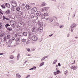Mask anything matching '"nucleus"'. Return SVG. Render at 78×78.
I'll return each instance as SVG.
<instances>
[{
	"label": "nucleus",
	"instance_id": "obj_56",
	"mask_svg": "<svg viewBox=\"0 0 78 78\" xmlns=\"http://www.w3.org/2000/svg\"><path fill=\"white\" fill-rule=\"evenodd\" d=\"M58 66H59V67H60V66H61V64H60V63H58Z\"/></svg>",
	"mask_w": 78,
	"mask_h": 78
},
{
	"label": "nucleus",
	"instance_id": "obj_50",
	"mask_svg": "<svg viewBox=\"0 0 78 78\" xmlns=\"http://www.w3.org/2000/svg\"><path fill=\"white\" fill-rule=\"evenodd\" d=\"M30 55H31V54H26V56H30Z\"/></svg>",
	"mask_w": 78,
	"mask_h": 78
},
{
	"label": "nucleus",
	"instance_id": "obj_19",
	"mask_svg": "<svg viewBox=\"0 0 78 78\" xmlns=\"http://www.w3.org/2000/svg\"><path fill=\"white\" fill-rule=\"evenodd\" d=\"M71 69H73V70H76V67L75 66H73L71 67Z\"/></svg>",
	"mask_w": 78,
	"mask_h": 78
},
{
	"label": "nucleus",
	"instance_id": "obj_45",
	"mask_svg": "<svg viewBox=\"0 0 78 78\" xmlns=\"http://www.w3.org/2000/svg\"><path fill=\"white\" fill-rule=\"evenodd\" d=\"M12 39H10L9 40V42H10V43H11V42H12Z\"/></svg>",
	"mask_w": 78,
	"mask_h": 78
},
{
	"label": "nucleus",
	"instance_id": "obj_52",
	"mask_svg": "<svg viewBox=\"0 0 78 78\" xmlns=\"http://www.w3.org/2000/svg\"><path fill=\"white\" fill-rule=\"evenodd\" d=\"M3 20H5V19H6V18L4 16H3Z\"/></svg>",
	"mask_w": 78,
	"mask_h": 78
},
{
	"label": "nucleus",
	"instance_id": "obj_51",
	"mask_svg": "<svg viewBox=\"0 0 78 78\" xmlns=\"http://www.w3.org/2000/svg\"><path fill=\"white\" fill-rule=\"evenodd\" d=\"M2 15H1V14H0V19H2Z\"/></svg>",
	"mask_w": 78,
	"mask_h": 78
},
{
	"label": "nucleus",
	"instance_id": "obj_20",
	"mask_svg": "<svg viewBox=\"0 0 78 78\" xmlns=\"http://www.w3.org/2000/svg\"><path fill=\"white\" fill-rule=\"evenodd\" d=\"M23 34L24 36H27V32H23Z\"/></svg>",
	"mask_w": 78,
	"mask_h": 78
},
{
	"label": "nucleus",
	"instance_id": "obj_29",
	"mask_svg": "<svg viewBox=\"0 0 78 78\" xmlns=\"http://www.w3.org/2000/svg\"><path fill=\"white\" fill-rule=\"evenodd\" d=\"M56 62H57V60H54V62H53V64H55L56 63Z\"/></svg>",
	"mask_w": 78,
	"mask_h": 78
},
{
	"label": "nucleus",
	"instance_id": "obj_24",
	"mask_svg": "<svg viewBox=\"0 0 78 78\" xmlns=\"http://www.w3.org/2000/svg\"><path fill=\"white\" fill-rule=\"evenodd\" d=\"M35 29H36V27H34L33 28H32V32H35Z\"/></svg>",
	"mask_w": 78,
	"mask_h": 78
},
{
	"label": "nucleus",
	"instance_id": "obj_54",
	"mask_svg": "<svg viewBox=\"0 0 78 78\" xmlns=\"http://www.w3.org/2000/svg\"><path fill=\"white\" fill-rule=\"evenodd\" d=\"M22 5L23 6H25V4L23 3L22 4Z\"/></svg>",
	"mask_w": 78,
	"mask_h": 78
},
{
	"label": "nucleus",
	"instance_id": "obj_63",
	"mask_svg": "<svg viewBox=\"0 0 78 78\" xmlns=\"http://www.w3.org/2000/svg\"><path fill=\"white\" fill-rule=\"evenodd\" d=\"M44 60V59H43V58H42L41 59V61H43Z\"/></svg>",
	"mask_w": 78,
	"mask_h": 78
},
{
	"label": "nucleus",
	"instance_id": "obj_1",
	"mask_svg": "<svg viewBox=\"0 0 78 78\" xmlns=\"http://www.w3.org/2000/svg\"><path fill=\"white\" fill-rule=\"evenodd\" d=\"M11 4L14 7H16L17 6V2L15 1H12L11 2Z\"/></svg>",
	"mask_w": 78,
	"mask_h": 78
},
{
	"label": "nucleus",
	"instance_id": "obj_12",
	"mask_svg": "<svg viewBox=\"0 0 78 78\" xmlns=\"http://www.w3.org/2000/svg\"><path fill=\"white\" fill-rule=\"evenodd\" d=\"M41 19H45V16L44 15V14H42L41 15Z\"/></svg>",
	"mask_w": 78,
	"mask_h": 78
},
{
	"label": "nucleus",
	"instance_id": "obj_61",
	"mask_svg": "<svg viewBox=\"0 0 78 78\" xmlns=\"http://www.w3.org/2000/svg\"><path fill=\"white\" fill-rule=\"evenodd\" d=\"M44 60V59H45V58L44 57H43V58H42Z\"/></svg>",
	"mask_w": 78,
	"mask_h": 78
},
{
	"label": "nucleus",
	"instance_id": "obj_22",
	"mask_svg": "<svg viewBox=\"0 0 78 78\" xmlns=\"http://www.w3.org/2000/svg\"><path fill=\"white\" fill-rule=\"evenodd\" d=\"M23 24V22H20L19 25L20 26H21V25H22Z\"/></svg>",
	"mask_w": 78,
	"mask_h": 78
},
{
	"label": "nucleus",
	"instance_id": "obj_11",
	"mask_svg": "<svg viewBox=\"0 0 78 78\" xmlns=\"http://www.w3.org/2000/svg\"><path fill=\"white\" fill-rule=\"evenodd\" d=\"M5 6H6L7 7V8H10V5L9 4H7V3H5Z\"/></svg>",
	"mask_w": 78,
	"mask_h": 78
},
{
	"label": "nucleus",
	"instance_id": "obj_30",
	"mask_svg": "<svg viewBox=\"0 0 78 78\" xmlns=\"http://www.w3.org/2000/svg\"><path fill=\"white\" fill-rule=\"evenodd\" d=\"M57 74H59V73H61V72L59 70H57L56 71Z\"/></svg>",
	"mask_w": 78,
	"mask_h": 78
},
{
	"label": "nucleus",
	"instance_id": "obj_38",
	"mask_svg": "<svg viewBox=\"0 0 78 78\" xmlns=\"http://www.w3.org/2000/svg\"><path fill=\"white\" fill-rule=\"evenodd\" d=\"M7 30H8V31H11V28H9V27H8L7 28Z\"/></svg>",
	"mask_w": 78,
	"mask_h": 78
},
{
	"label": "nucleus",
	"instance_id": "obj_44",
	"mask_svg": "<svg viewBox=\"0 0 78 78\" xmlns=\"http://www.w3.org/2000/svg\"><path fill=\"white\" fill-rule=\"evenodd\" d=\"M11 39L12 40V41H14L15 40V38L14 37H13Z\"/></svg>",
	"mask_w": 78,
	"mask_h": 78
},
{
	"label": "nucleus",
	"instance_id": "obj_35",
	"mask_svg": "<svg viewBox=\"0 0 78 78\" xmlns=\"http://www.w3.org/2000/svg\"><path fill=\"white\" fill-rule=\"evenodd\" d=\"M44 62H42V63L40 65V67H41V66H43V65H44Z\"/></svg>",
	"mask_w": 78,
	"mask_h": 78
},
{
	"label": "nucleus",
	"instance_id": "obj_48",
	"mask_svg": "<svg viewBox=\"0 0 78 78\" xmlns=\"http://www.w3.org/2000/svg\"><path fill=\"white\" fill-rule=\"evenodd\" d=\"M54 74L55 75H57V73H56V72H54Z\"/></svg>",
	"mask_w": 78,
	"mask_h": 78
},
{
	"label": "nucleus",
	"instance_id": "obj_58",
	"mask_svg": "<svg viewBox=\"0 0 78 78\" xmlns=\"http://www.w3.org/2000/svg\"><path fill=\"white\" fill-rule=\"evenodd\" d=\"M44 58L45 59V58H47L48 57V56H44Z\"/></svg>",
	"mask_w": 78,
	"mask_h": 78
},
{
	"label": "nucleus",
	"instance_id": "obj_16",
	"mask_svg": "<svg viewBox=\"0 0 78 78\" xmlns=\"http://www.w3.org/2000/svg\"><path fill=\"white\" fill-rule=\"evenodd\" d=\"M17 14L19 16H21L22 14V13L21 11H19L18 12Z\"/></svg>",
	"mask_w": 78,
	"mask_h": 78
},
{
	"label": "nucleus",
	"instance_id": "obj_5",
	"mask_svg": "<svg viewBox=\"0 0 78 78\" xmlns=\"http://www.w3.org/2000/svg\"><path fill=\"white\" fill-rule=\"evenodd\" d=\"M32 39L34 41H37V37L35 36H34L32 37Z\"/></svg>",
	"mask_w": 78,
	"mask_h": 78
},
{
	"label": "nucleus",
	"instance_id": "obj_46",
	"mask_svg": "<svg viewBox=\"0 0 78 78\" xmlns=\"http://www.w3.org/2000/svg\"><path fill=\"white\" fill-rule=\"evenodd\" d=\"M6 37H5L4 38V42H5L6 41Z\"/></svg>",
	"mask_w": 78,
	"mask_h": 78
},
{
	"label": "nucleus",
	"instance_id": "obj_9",
	"mask_svg": "<svg viewBox=\"0 0 78 78\" xmlns=\"http://www.w3.org/2000/svg\"><path fill=\"white\" fill-rule=\"evenodd\" d=\"M23 36V33H19V37L20 38H22Z\"/></svg>",
	"mask_w": 78,
	"mask_h": 78
},
{
	"label": "nucleus",
	"instance_id": "obj_47",
	"mask_svg": "<svg viewBox=\"0 0 78 78\" xmlns=\"http://www.w3.org/2000/svg\"><path fill=\"white\" fill-rule=\"evenodd\" d=\"M46 20L47 21H48V20H50V18H46Z\"/></svg>",
	"mask_w": 78,
	"mask_h": 78
},
{
	"label": "nucleus",
	"instance_id": "obj_6",
	"mask_svg": "<svg viewBox=\"0 0 78 78\" xmlns=\"http://www.w3.org/2000/svg\"><path fill=\"white\" fill-rule=\"evenodd\" d=\"M37 9L36 7H34L32 8L31 9V12H35L36 11H37Z\"/></svg>",
	"mask_w": 78,
	"mask_h": 78
},
{
	"label": "nucleus",
	"instance_id": "obj_25",
	"mask_svg": "<svg viewBox=\"0 0 78 78\" xmlns=\"http://www.w3.org/2000/svg\"><path fill=\"white\" fill-rule=\"evenodd\" d=\"M16 10L17 11H20V7H16Z\"/></svg>",
	"mask_w": 78,
	"mask_h": 78
},
{
	"label": "nucleus",
	"instance_id": "obj_21",
	"mask_svg": "<svg viewBox=\"0 0 78 78\" xmlns=\"http://www.w3.org/2000/svg\"><path fill=\"white\" fill-rule=\"evenodd\" d=\"M10 37H11V36L10 35H8L7 36V39H10Z\"/></svg>",
	"mask_w": 78,
	"mask_h": 78
},
{
	"label": "nucleus",
	"instance_id": "obj_13",
	"mask_svg": "<svg viewBox=\"0 0 78 78\" xmlns=\"http://www.w3.org/2000/svg\"><path fill=\"white\" fill-rule=\"evenodd\" d=\"M31 17L32 18H34V17H35V13H33L31 14Z\"/></svg>",
	"mask_w": 78,
	"mask_h": 78
},
{
	"label": "nucleus",
	"instance_id": "obj_41",
	"mask_svg": "<svg viewBox=\"0 0 78 78\" xmlns=\"http://www.w3.org/2000/svg\"><path fill=\"white\" fill-rule=\"evenodd\" d=\"M20 56V54H19L18 56H17V60H18L19 59V57Z\"/></svg>",
	"mask_w": 78,
	"mask_h": 78
},
{
	"label": "nucleus",
	"instance_id": "obj_2",
	"mask_svg": "<svg viewBox=\"0 0 78 78\" xmlns=\"http://www.w3.org/2000/svg\"><path fill=\"white\" fill-rule=\"evenodd\" d=\"M76 27V24L75 23L72 24L71 26V27L69 29V30L71 31H73L72 28H75Z\"/></svg>",
	"mask_w": 78,
	"mask_h": 78
},
{
	"label": "nucleus",
	"instance_id": "obj_59",
	"mask_svg": "<svg viewBox=\"0 0 78 78\" xmlns=\"http://www.w3.org/2000/svg\"><path fill=\"white\" fill-rule=\"evenodd\" d=\"M3 53H0V55H3Z\"/></svg>",
	"mask_w": 78,
	"mask_h": 78
},
{
	"label": "nucleus",
	"instance_id": "obj_18",
	"mask_svg": "<svg viewBox=\"0 0 78 78\" xmlns=\"http://www.w3.org/2000/svg\"><path fill=\"white\" fill-rule=\"evenodd\" d=\"M5 12L6 14H8L10 13V12H11V11H9V10H8L7 11Z\"/></svg>",
	"mask_w": 78,
	"mask_h": 78
},
{
	"label": "nucleus",
	"instance_id": "obj_26",
	"mask_svg": "<svg viewBox=\"0 0 78 78\" xmlns=\"http://www.w3.org/2000/svg\"><path fill=\"white\" fill-rule=\"evenodd\" d=\"M14 57L13 55H11L10 56L9 58L10 59H13L14 58Z\"/></svg>",
	"mask_w": 78,
	"mask_h": 78
},
{
	"label": "nucleus",
	"instance_id": "obj_15",
	"mask_svg": "<svg viewBox=\"0 0 78 78\" xmlns=\"http://www.w3.org/2000/svg\"><path fill=\"white\" fill-rule=\"evenodd\" d=\"M46 5H47V4L44 2H43L41 4V6H46Z\"/></svg>",
	"mask_w": 78,
	"mask_h": 78
},
{
	"label": "nucleus",
	"instance_id": "obj_49",
	"mask_svg": "<svg viewBox=\"0 0 78 78\" xmlns=\"http://www.w3.org/2000/svg\"><path fill=\"white\" fill-rule=\"evenodd\" d=\"M2 41V39L1 38H0V44H1Z\"/></svg>",
	"mask_w": 78,
	"mask_h": 78
},
{
	"label": "nucleus",
	"instance_id": "obj_27",
	"mask_svg": "<svg viewBox=\"0 0 78 78\" xmlns=\"http://www.w3.org/2000/svg\"><path fill=\"white\" fill-rule=\"evenodd\" d=\"M5 12L2 11V10H0V13L2 15H3V13H4Z\"/></svg>",
	"mask_w": 78,
	"mask_h": 78
},
{
	"label": "nucleus",
	"instance_id": "obj_57",
	"mask_svg": "<svg viewBox=\"0 0 78 78\" xmlns=\"http://www.w3.org/2000/svg\"><path fill=\"white\" fill-rule=\"evenodd\" d=\"M5 19H6V20H9V18H6Z\"/></svg>",
	"mask_w": 78,
	"mask_h": 78
},
{
	"label": "nucleus",
	"instance_id": "obj_62",
	"mask_svg": "<svg viewBox=\"0 0 78 78\" xmlns=\"http://www.w3.org/2000/svg\"><path fill=\"white\" fill-rule=\"evenodd\" d=\"M76 39H77L78 38V37H75Z\"/></svg>",
	"mask_w": 78,
	"mask_h": 78
},
{
	"label": "nucleus",
	"instance_id": "obj_4",
	"mask_svg": "<svg viewBox=\"0 0 78 78\" xmlns=\"http://www.w3.org/2000/svg\"><path fill=\"white\" fill-rule=\"evenodd\" d=\"M15 41L16 42V45H18L19 44V42H20V39L19 38H16L15 39Z\"/></svg>",
	"mask_w": 78,
	"mask_h": 78
},
{
	"label": "nucleus",
	"instance_id": "obj_40",
	"mask_svg": "<svg viewBox=\"0 0 78 78\" xmlns=\"http://www.w3.org/2000/svg\"><path fill=\"white\" fill-rule=\"evenodd\" d=\"M27 50L28 51V52H30V49L29 48H27Z\"/></svg>",
	"mask_w": 78,
	"mask_h": 78
},
{
	"label": "nucleus",
	"instance_id": "obj_28",
	"mask_svg": "<svg viewBox=\"0 0 78 78\" xmlns=\"http://www.w3.org/2000/svg\"><path fill=\"white\" fill-rule=\"evenodd\" d=\"M19 36V33L18 34H15V37H17Z\"/></svg>",
	"mask_w": 78,
	"mask_h": 78
},
{
	"label": "nucleus",
	"instance_id": "obj_7",
	"mask_svg": "<svg viewBox=\"0 0 78 78\" xmlns=\"http://www.w3.org/2000/svg\"><path fill=\"white\" fill-rule=\"evenodd\" d=\"M37 24L40 26H42L43 25V23L42 22H41L40 21H39L37 23Z\"/></svg>",
	"mask_w": 78,
	"mask_h": 78
},
{
	"label": "nucleus",
	"instance_id": "obj_17",
	"mask_svg": "<svg viewBox=\"0 0 78 78\" xmlns=\"http://www.w3.org/2000/svg\"><path fill=\"white\" fill-rule=\"evenodd\" d=\"M26 8L28 10L29 9H30V6H29V5H26Z\"/></svg>",
	"mask_w": 78,
	"mask_h": 78
},
{
	"label": "nucleus",
	"instance_id": "obj_8",
	"mask_svg": "<svg viewBox=\"0 0 78 78\" xmlns=\"http://www.w3.org/2000/svg\"><path fill=\"white\" fill-rule=\"evenodd\" d=\"M37 16H40L41 15V12L40 11H38L37 12Z\"/></svg>",
	"mask_w": 78,
	"mask_h": 78
},
{
	"label": "nucleus",
	"instance_id": "obj_32",
	"mask_svg": "<svg viewBox=\"0 0 78 78\" xmlns=\"http://www.w3.org/2000/svg\"><path fill=\"white\" fill-rule=\"evenodd\" d=\"M5 26L6 28H7L8 27H9V26H10V25L8 24H6V25H5Z\"/></svg>",
	"mask_w": 78,
	"mask_h": 78
},
{
	"label": "nucleus",
	"instance_id": "obj_55",
	"mask_svg": "<svg viewBox=\"0 0 78 78\" xmlns=\"http://www.w3.org/2000/svg\"><path fill=\"white\" fill-rule=\"evenodd\" d=\"M62 27H63V26H60V28H62Z\"/></svg>",
	"mask_w": 78,
	"mask_h": 78
},
{
	"label": "nucleus",
	"instance_id": "obj_31",
	"mask_svg": "<svg viewBox=\"0 0 78 78\" xmlns=\"http://www.w3.org/2000/svg\"><path fill=\"white\" fill-rule=\"evenodd\" d=\"M1 6L2 8H3L4 9H5V5H4V4L2 5Z\"/></svg>",
	"mask_w": 78,
	"mask_h": 78
},
{
	"label": "nucleus",
	"instance_id": "obj_3",
	"mask_svg": "<svg viewBox=\"0 0 78 78\" xmlns=\"http://www.w3.org/2000/svg\"><path fill=\"white\" fill-rule=\"evenodd\" d=\"M10 24L11 25L12 27H14L16 25V23L14 21H11L10 23Z\"/></svg>",
	"mask_w": 78,
	"mask_h": 78
},
{
	"label": "nucleus",
	"instance_id": "obj_23",
	"mask_svg": "<svg viewBox=\"0 0 78 78\" xmlns=\"http://www.w3.org/2000/svg\"><path fill=\"white\" fill-rule=\"evenodd\" d=\"M47 10V8H43L42 11H46Z\"/></svg>",
	"mask_w": 78,
	"mask_h": 78
},
{
	"label": "nucleus",
	"instance_id": "obj_42",
	"mask_svg": "<svg viewBox=\"0 0 78 78\" xmlns=\"http://www.w3.org/2000/svg\"><path fill=\"white\" fill-rule=\"evenodd\" d=\"M68 72L67 70L65 72V73L66 75H67V73H68Z\"/></svg>",
	"mask_w": 78,
	"mask_h": 78
},
{
	"label": "nucleus",
	"instance_id": "obj_14",
	"mask_svg": "<svg viewBox=\"0 0 78 78\" xmlns=\"http://www.w3.org/2000/svg\"><path fill=\"white\" fill-rule=\"evenodd\" d=\"M16 77L17 78H20L21 77V76L19 73H17L16 74Z\"/></svg>",
	"mask_w": 78,
	"mask_h": 78
},
{
	"label": "nucleus",
	"instance_id": "obj_60",
	"mask_svg": "<svg viewBox=\"0 0 78 78\" xmlns=\"http://www.w3.org/2000/svg\"><path fill=\"white\" fill-rule=\"evenodd\" d=\"M53 36V34H51L50 35H49L50 37H51V36Z\"/></svg>",
	"mask_w": 78,
	"mask_h": 78
},
{
	"label": "nucleus",
	"instance_id": "obj_43",
	"mask_svg": "<svg viewBox=\"0 0 78 78\" xmlns=\"http://www.w3.org/2000/svg\"><path fill=\"white\" fill-rule=\"evenodd\" d=\"M5 34H1L0 36L1 37H3V36H4Z\"/></svg>",
	"mask_w": 78,
	"mask_h": 78
},
{
	"label": "nucleus",
	"instance_id": "obj_53",
	"mask_svg": "<svg viewBox=\"0 0 78 78\" xmlns=\"http://www.w3.org/2000/svg\"><path fill=\"white\" fill-rule=\"evenodd\" d=\"M30 76V75H28L27 77L26 78H29Z\"/></svg>",
	"mask_w": 78,
	"mask_h": 78
},
{
	"label": "nucleus",
	"instance_id": "obj_39",
	"mask_svg": "<svg viewBox=\"0 0 78 78\" xmlns=\"http://www.w3.org/2000/svg\"><path fill=\"white\" fill-rule=\"evenodd\" d=\"M30 41H27V44L28 45V44H30Z\"/></svg>",
	"mask_w": 78,
	"mask_h": 78
},
{
	"label": "nucleus",
	"instance_id": "obj_34",
	"mask_svg": "<svg viewBox=\"0 0 78 78\" xmlns=\"http://www.w3.org/2000/svg\"><path fill=\"white\" fill-rule=\"evenodd\" d=\"M44 15L45 16H48V14L47 13H44Z\"/></svg>",
	"mask_w": 78,
	"mask_h": 78
},
{
	"label": "nucleus",
	"instance_id": "obj_37",
	"mask_svg": "<svg viewBox=\"0 0 78 78\" xmlns=\"http://www.w3.org/2000/svg\"><path fill=\"white\" fill-rule=\"evenodd\" d=\"M14 9H15L14 7H12L11 10L12 11H14Z\"/></svg>",
	"mask_w": 78,
	"mask_h": 78
},
{
	"label": "nucleus",
	"instance_id": "obj_64",
	"mask_svg": "<svg viewBox=\"0 0 78 78\" xmlns=\"http://www.w3.org/2000/svg\"><path fill=\"white\" fill-rule=\"evenodd\" d=\"M29 70H32V69H30Z\"/></svg>",
	"mask_w": 78,
	"mask_h": 78
},
{
	"label": "nucleus",
	"instance_id": "obj_10",
	"mask_svg": "<svg viewBox=\"0 0 78 78\" xmlns=\"http://www.w3.org/2000/svg\"><path fill=\"white\" fill-rule=\"evenodd\" d=\"M39 31H42L43 30V27H40L38 28Z\"/></svg>",
	"mask_w": 78,
	"mask_h": 78
},
{
	"label": "nucleus",
	"instance_id": "obj_36",
	"mask_svg": "<svg viewBox=\"0 0 78 78\" xmlns=\"http://www.w3.org/2000/svg\"><path fill=\"white\" fill-rule=\"evenodd\" d=\"M22 41L23 42H26V39H23L22 40Z\"/></svg>",
	"mask_w": 78,
	"mask_h": 78
},
{
	"label": "nucleus",
	"instance_id": "obj_33",
	"mask_svg": "<svg viewBox=\"0 0 78 78\" xmlns=\"http://www.w3.org/2000/svg\"><path fill=\"white\" fill-rule=\"evenodd\" d=\"M2 24L0 23V29L2 28Z\"/></svg>",
	"mask_w": 78,
	"mask_h": 78
}]
</instances>
